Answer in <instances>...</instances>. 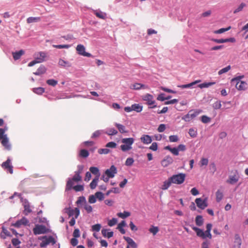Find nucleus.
<instances>
[{
	"label": "nucleus",
	"mask_w": 248,
	"mask_h": 248,
	"mask_svg": "<svg viewBox=\"0 0 248 248\" xmlns=\"http://www.w3.org/2000/svg\"><path fill=\"white\" fill-rule=\"evenodd\" d=\"M119 193L120 192L119 189L117 187H113L111 189L107 191L106 193V196H108L110 193Z\"/></svg>",
	"instance_id": "3c124183"
},
{
	"label": "nucleus",
	"mask_w": 248,
	"mask_h": 248,
	"mask_svg": "<svg viewBox=\"0 0 248 248\" xmlns=\"http://www.w3.org/2000/svg\"><path fill=\"white\" fill-rule=\"evenodd\" d=\"M195 202L197 206L202 209H205L208 206L207 199L206 198L203 200L201 198H197L195 200Z\"/></svg>",
	"instance_id": "ddd939ff"
},
{
	"label": "nucleus",
	"mask_w": 248,
	"mask_h": 248,
	"mask_svg": "<svg viewBox=\"0 0 248 248\" xmlns=\"http://www.w3.org/2000/svg\"><path fill=\"white\" fill-rule=\"evenodd\" d=\"M172 183L170 180V178H169L167 180L165 181L163 183V185L162 186L161 188L163 190L167 189L171 185Z\"/></svg>",
	"instance_id": "c85d7f7f"
},
{
	"label": "nucleus",
	"mask_w": 248,
	"mask_h": 248,
	"mask_svg": "<svg viewBox=\"0 0 248 248\" xmlns=\"http://www.w3.org/2000/svg\"><path fill=\"white\" fill-rule=\"evenodd\" d=\"M188 134L190 137L192 138H195L197 136V130L194 129V128H190L189 129Z\"/></svg>",
	"instance_id": "de8ad7c7"
},
{
	"label": "nucleus",
	"mask_w": 248,
	"mask_h": 248,
	"mask_svg": "<svg viewBox=\"0 0 248 248\" xmlns=\"http://www.w3.org/2000/svg\"><path fill=\"white\" fill-rule=\"evenodd\" d=\"M94 13L96 16L101 19H105L106 17V13H103L100 11H95Z\"/></svg>",
	"instance_id": "f704fd0d"
},
{
	"label": "nucleus",
	"mask_w": 248,
	"mask_h": 248,
	"mask_svg": "<svg viewBox=\"0 0 248 248\" xmlns=\"http://www.w3.org/2000/svg\"><path fill=\"white\" fill-rule=\"evenodd\" d=\"M1 166L5 170H7L9 171L11 174L13 173V167L11 165V160L9 158H8L5 162H3Z\"/></svg>",
	"instance_id": "dca6fc26"
},
{
	"label": "nucleus",
	"mask_w": 248,
	"mask_h": 248,
	"mask_svg": "<svg viewBox=\"0 0 248 248\" xmlns=\"http://www.w3.org/2000/svg\"><path fill=\"white\" fill-rule=\"evenodd\" d=\"M58 63L60 65L62 66L70 67L71 66V65L69 64V63L68 62L65 61L64 60H62V59H60Z\"/></svg>",
	"instance_id": "09e8293b"
},
{
	"label": "nucleus",
	"mask_w": 248,
	"mask_h": 248,
	"mask_svg": "<svg viewBox=\"0 0 248 248\" xmlns=\"http://www.w3.org/2000/svg\"><path fill=\"white\" fill-rule=\"evenodd\" d=\"M33 57L39 63H41L45 61V58L46 57V53L45 52L42 51L36 52L34 53Z\"/></svg>",
	"instance_id": "4468645a"
},
{
	"label": "nucleus",
	"mask_w": 248,
	"mask_h": 248,
	"mask_svg": "<svg viewBox=\"0 0 248 248\" xmlns=\"http://www.w3.org/2000/svg\"><path fill=\"white\" fill-rule=\"evenodd\" d=\"M142 98L144 101H146L147 105L149 106L153 105V106L150 107V108H155L156 107V105L155 104V101L154 100V97L152 95L147 93L144 95H143Z\"/></svg>",
	"instance_id": "6e6552de"
},
{
	"label": "nucleus",
	"mask_w": 248,
	"mask_h": 248,
	"mask_svg": "<svg viewBox=\"0 0 248 248\" xmlns=\"http://www.w3.org/2000/svg\"><path fill=\"white\" fill-rule=\"evenodd\" d=\"M41 18L40 17H29L27 19V22L28 23H31L39 22Z\"/></svg>",
	"instance_id": "473e14b6"
},
{
	"label": "nucleus",
	"mask_w": 248,
	"mask_h": 248,
	"mask_svg": "<svg viewBox=\"0 0 248 248\" xmlns=\"http://www.w3.org/2000/svg\"><path fill=\"white\" fill-rule=\"evenodd\" d=\"M200 82V80H197L189 84L178 85V87L182 89L190 88H192L194 85Z\"/></svg>",
	"instance_id": "4be33fe9"
},
{
	"label": "nucleus",
	"mask_w": 248,
	"mask_h": 248,
	"mask_svg": "<svg viewBox=\"0 0 248 248\" xmlns=\"http://www.w3.org/2000/svg\"><path fill=\"white\" fill-rule=\"evenodd\" d=\"M46 68L44 65H41L37 70V71L33 73L35 75H41L44 74L46 72Z\"/></svg>",
	"instance_id": "b1692460"
},
{
	"label": "nucleus",
	"mask_w": 248,
	"mask_h": 248,
	"mask_svg": "<svg viewBox=\"0 0 248 248\" xmlns=\"http://www.w3.org/2000/svg\"><path fill=\"white\" fill-rule=\"evenodd\" d=\"M76 50L78 52V54L80 55L87 57H92V55L88 52H86L85 51V46L81 44L78 45L76 47Z\"/></svg>",
	"instance_id": "9b49d317"
},
{
	"label": "nucleus",
	"mask_w": 248,
	"mask_h": 248,
	"mask_svg": "<svg viewBox=\"0 0 248 248\" xmlns=\"http://www.w3.org/2000/svg\"><path fill=\"white\" fill-rule=\"evenodd\" d=\"M117 219L116 218H113L112 219L109 220L108 222V225L109 226H113L115 225L117 223Z\"/></svg>",
	"instance_id": "69168bd1"
},
{
	"label": "nucleus",
	"mask_w": 248,
	"mask_h": 248,
	"mask_svg": "<svg viewBox=\"0 0 248 248\" xmlns=\"http://www.w3.org/2000/svg\"><path fill=\"white\" fill-rule=\"evenodd\" d=\"M104 133L109 136H113L117 134L118 131L114 128H110L108 129L106 132H104Z\"/></svg>",
	"instance_id": "c756f323"
},
{
	"label": "nucleus",
	"mask_w": 248,
	"mask_h": 248,
	"mask_svg": "<svg viewBox=\"0 0 248 248\" xmlns=\"http://www.w3.org/2000/svg\"><path fill=\"white\" fill-rule=\"evenodd\" d=\"M39 239L41 240L40 244V246L41 248L46 247L49 244L54 245L56 243L55 239L52 236H41L39 238Z\"/></svg>",
	"instance_id": "20e7f679"
},
{
	"label": "nucleus",
	"mask_w": 248,
	"mask_h": 248,
	"mask_svg": "<svg viewBox=\"0 0 248 248\" xmlns=\"http://www.w3.org/2000/svg\"><path fill=\"white\" fill-rule=\"evenodd\" d=\"M134 162V159L132 157H128L126 159L125 165L127 166H131L133 165Z\"/></svg>",
	"instance_id": "603ef678"
},
{
	"label": "nucleus",
	"mask_w": 248,
	"mask_h": 248,
	"mask_svg": "<svg viewBox=\"0 0 248 248\" xmlns=\"http://www.w3.org/2000/svg\"><path fill=\"white\" fill-rule=\"evenodd\" d=\"M201 121L204 124H207L211 121V119L206 115H203L201 117Z\"/></svg>",
	"instance_id": "6e6d98bb"
},
{
	"label": "nucleus",
	"mask_w": 248,
	"mask_h": 248,
	"mask_svg": "<svg viewBox=\"0 0 248 248\" xmlns=\"http://www.w3.org/2000/svg\"><path fill=\"white\" fill-rule=\"evenodd\" d=\"M132 108L133 110L140 112L142 110L143 107L139 104H134L132 105Z\"/></svg>",
	"instance_id": "cd10ccee"
},
{
	"label": "nucleus",
	"mask_w": 248,
	"mask_h": 248,
	"mask_svg": "<svg viewBox=\"0 0 248 248\" xmlns=\"http://www.w3.org/2000/svg\"><path fill=\"white\" fill-rule=\"evenodd\" d=\"M212 225L211 223H208L206 225V230L205 232L199 228L195 226L192 227V229L196 232L197 235L203 239H205L206 238L209 239L212 238V234L211 233V230L212 229Z\"/></svg>",
	"instance_id": "f257e3e1"
},
{
	"label": "nucleus",
	"mask_w": 248,
	"mask_h": 248,
	"mask_svg": "<svg viewBox=\"0 0 248 248\" xmlns=\"http://www.w3.org/2000/svg\"><path fill=\"white\" fill-rule=\"evenodd\" d=\"M99 181V178L97 177H95L90 183V186L91 189H94L97 186L98 182Z\"/></svg>",
	"instance_id": "e433bc0d"
},
{
	"label": "nucleus",
	"mask_w": 248,
	"mask_h": 248,
	"mask_svg": "<svg viewBox=\"0 0 248 248\" xmlns=\"http://www.w3.org/2000/svg\"><path fill=\"white\" fill-rule=\"evenodd\" d=\"M33 92L37 94H42L45 92V89L42 87L35 88L33 89Z\"/></svg>",
	"instance_id": "58836bf2"
},
{
	"label": "nucleus",
	"mask_w": 248,
	"mask_h": 248,
	"mask_svg": "<svg viewBox=\"0 0 248 248\" xmlns=\"http://www.w3.org/2000/svg\"><path fill=\"white\" fill-rule=\"evenodd\" d=\"M52 46L54 48L62 49V48H68L70 47L69 45H52Z\"/></svg>",
	"instance_id": "49530a36"
},
{
	"label": "nucleus",
	"mask_w": 248,
	"mask_h": 248,
	"mask_svg": "<svg viewBox=\"0 0 248 248\" xmlns=\"http://www.w3.org/2000/svg\"><path fill=\"white\" fill-rule=\"evenodd\" d=\"M65 212L68 215L69 217L75 216L76 218H77L78 217L80 212L78 208H75L72 209L71 208H65Z\"/></svg>",
	"instance_id": "f8f14e48"
},
{
	"label": "nucleus",
	"mask_w": 248,
	"mask_h": 248,
	"mask_svg": "<svg viewBox=\"0 0 248 248\" xmlns=\"http://www.w3.org/2000/svg\"><path fill=\"white\" fill-rule=\"evenodd\" d=\"M140 141L145 144H149L152 142V137L148 135H143L140 138Z\"/></svg>",
	"instance_id": "412c9836"
},
{
	"label": "nucleus",
	"mask_w": 248,
	"mask_h": 248,
	"mask_svg": "<svg viewBox=\"0 0 248 248\" xmlns=\"http://www.w3.org/2000/svg\"><path fill=\"white\" fill-rule=\"evenodd\" d=\"M235 83L236 88L239 91H245L247 89V83L245 81H237Z\"/></svg>",
	"instance_id": "aec40b11"
},
{
	"label": "nucleus",
	"mask_w": 248,
	"mask_h": 248,
	"mask_svg": "<svg viewBox=\"0 0 248 248\" xmlns=\"http://www.w3.org/2000/svg\"><path fill=\"white\" fill-rule=\"evenodd\" d=\"M170 178L172 183L180 185L184 182L186 178V174L180 173L178 174L173 175Z\"/></svg>",
	"instance_id": "0eeeda50"
},
{
	"label": "nucleus",
	"mask_w": 248,
	"mask_h": 248,
	"mask_svg": "<svg viewBox=\"0 0 248 248\" xmlns=\"http://www.w3.org/2000/svg\"><path fill=\"white\" fill-rule=\"evenodd\" d=\"M213 107L214 109H217L221 107V102L219 101H216L213 104Z\"/></svg>",
	"instance_id": "052dcab7"
},
{
	"label": "nucleus",
	"mask_w": 248,
	"mask_h": 248,
	"mask_svg": "<svg viewBox=\"0 0 248 248\" xmlns=\"http://www.w3.org/2000/svg\"><path fill=\"white\" fill-rule=\"evenodd\" d=\"M7 130V128H0V140H1V143L6 149H10V145L9 144L8 139L6 135H4L5 131Z\"/></svg>",
	"instance_id": "423d86ee"
},
{
	"label": "nucleus",
	"mask_w": 248,
	"mask_h": 248,
	"mask_svg": "<svg viewBox=\"0 0 248 248\" xmlns=\"http://www.w3.org/2000/svg\"><path fill=\"white\" fill-rule=\"evenodd\" d=\"M76 191H82L84 190V187L82 185H77L72 187Z\"/></svg>",
	"instance_id": "680f3d73"
},
{
	"label": "nucleus",
	"mask_w": 248,
	"mask_h": 248,
	"mask_svg": "<svg viewBox=\"0 0 248 248\" xmlns=\"http://www.w3.org/2000/svg\"><path fill=\"white\" fill-rule=\"evenodd\" d=\"M123 144L120 148L123 152H127L132 149V145L134 142V139L132 138H123L122 139Z\"/></svg>",
	"instance_id": "7ed1b4c3"
},
{
	"label": "nucleus",
	"mask_w": 248,
	"mask_h": 248,
	"mask_svg": "<svg viewBox=\"0 0 248 248\" xmlns=\"http://www.w3.org/2000/svg\"><path fill=\"white\" fill-rule=\"evenodd\" d=\"M124 239L131 247L133 248H137V245L132 238L129 237L124 236Z\"/></svg>",
	"instance_id": "5701e85b"
},
{
	"label": "nucleus",
	"mask_w": 248,
	"mask_h": 248,
	"mask_svg": "<svg viewBox=\"0 0 248 248\" xmlns=\"http://www.w3.org/2000/svg\"><path fill=\"white\" fill-rule=\"evenodd\" d=\"M196 224L198 226H201L203 223V219L201 216H197L195 219Z\"/></svg>",
	"instance_id": "72a5a7b5"
},
{
	"label": "nucleus",
	"mask_w": 248,
	"mask_h": 248,
	"mask_svg": "<svg viewBox=\"0 0 248 248\" xmlns=\"http://www.w3.org/2000/svg\"><path fill=\"white\" fill-rule=\"evenodd\" d=\"M10 236V232L4 227H2V232L0 233V237L3 239H5L6 236Z\"/></svg>",
	"instance_id": "c9c22d12"
},
{
	"label": "nucleus",
	"mask_w": 248,
	"mask_h": 248,
	"mask_svg": "<svg viewBox=\"0 0 248 248\" xmlns=\"http://www.w3.org/2000/svg\"><path fill=\"white\" fill-rule=\"evenodd\" d=\"M216 200L217 202H219L223 198V193L220 190H218L216 193Z\"/></svg>",
	"instance_id": "79ce46f5"
},
{
	"label": "nucleus",
	"mask_w": 248,
	"mask_h": 248,
	"mask_svg": "<svg viewBox=\"0 0 248 248\" xmlns=\"http://www.w3.org/2000/svg\"><path fill=\"white\" fill-rule=\"evenodd\" d=\"M84 208L88 213H90L93 211V208L92 206L88 204L87 202L84 204Z\"/></svg>",
	"instance_id": "5fc2aeb1"
},
{
	"label": "nucleus",
	"mask_w": 248,
	"mask_h": 248,
	"mask_svg": "<svg viewBox=\"0 0 248 248\" xmlns=\"http://www.w3.org/2000/svg\"><path fill=\"white\" fill-rule=\"evenodd\" d=\"M101 228L100 224H97L92 226V229L93 231L99 232Z\"/></svg>",
	"instance_id": "e2e57ef3"
},
{
	"label": "nucleus",
	"mask_w": 248,
	"mask_h": 248,
	"mask_svg": "<svg viewBox=\"0 0 248 248\" xmlns=\"http://www.w3.org/2000/svg\"><path fill=\"white\" fill-rule=\"evenodd\" d=\"M201 112L202 110L199 109L191 110L189 111L187 114L184 116L182 119L186 122H189L195 118Z\"/></svg>",
	"instance_id": "39448f33"
},
{
	"label": "nucleus",
	"mask_w": 248,
	"mask_h": 248,
	"mask_svg": "<svg viewBox=\"0 0 248 248\" xmlns=\"http://www.w3.org/2000/svg\"><path fill=\"white\" fill-rule=\"evenodd\" d=\"M117 172V170L116 167L114 165H112L109 169L105 170V174L110 177V178H112L115 176V175Z\"/></svg>",
	"instance_id": "2eb2a0df"
},
{
	"label": "nucleus",
	"mask_w": 248,
	"mask_h": 248,
	"mask_svg": "<svg viewBox=\"0 0 248 248\" xmlns=\"http://www.w3.org/2000/svg\"><path fill=\"white\" fill-rule=\"evenodd\" d=\"M114 125L117 127L121 133H124L126 132L125 127L124 125L118 123H115Z\"/></svg>",
	"instance_id": "2f4dec72"
},
{
	"label": "nucleus",
	"mask_w": 248,
	"mask_h": 248,
	"mask_svg": "<svg viewBox=\"0 0 248 248\" xmlns=\"http://www.w3.org/2000/svg\"><path fill=\"white\" fill-rule=\"evenodd\" d=\"M173 161V158L171 156L167 155L161 161V164L163 167H166L172 164Z\"/></svg>",
	"instance_id": "a211bd4d"
},
{
	"label": "nucleus",
	"mask_w": 248,
	"mask_h": 248,
	"mask_svg": "<svg viewBox=\"0 0 248 248\" xmlns=\"http://www.w3.org/2000/svg\"><path fill=\"white\" fill-rule=\"evenodd\" d=\"M130 213L127 211H124L123 213H118L117 216L122 218H125L130 216Z\"/></svg>",
	"instance_id": "ea45409f"
},
{
	"label": "nucleus",
	"mask_w": 248,
	"mask_h": 248,
	"mask_svg": "<svg viewBox=\"0 0 248 248\" xmlns=\"http://www.w3.org/2000/svg\"><path fill=\"white\" fill-rule=\"evenodd\" d=\"M231 66L228 65V66H226V67L221 69V70H220L218 71V75H220L222 74L227 73L231 69Z\"/></svg>",
	"instance_id": "a18cd8bd"
},
{
	"label": "nucleus",
	"mask_w": 248,
	"mask_h": 248,
	"mask_svg": "<svg viewBox=\"0 0 248 248\" xmlns=\"http://www.w3.org/2000/svg\"><path fill=\"white\" fill-rule=\"evenodd\" d=\"M208 164V159L206 158H202L200 162V165L201 167L203 166H207Z\"/></svg>",
	"instance_id": "864d4df0"
},
{
	"label": "nucleus",
	"mask_w": 248,
	"mask_h": 248,
	"mask_svg": "<svg viewBox=\"0 0 248 248\" xmlns=\"http://www.w3.org/2000/svg\"><path fill=\"white\" fill-rule=\"evenodd\" d=\"M29 221L26 217H22L20 220L17 221L15 223L13 224L12 226L16 228H20L21 225H26L28 224Z\"/></svg>",
	"instance_id": "6ab92c4d"
},
{
	"label": "nucleus",
	"mask_w": 248,
	"mask_h": 248,
	"mask_svg": "<svg viewBox=\"0 0 248 248\" xmlns=\"http://www.w3.org/2000/svg\"><path fill=\"white\" fill-rule=\"evenodd\" d=\"M46 83L49 85H51L52 86H55L57 84L58 81L56 80H54L53 79H48L46 81Z\"/></svg>",
	"instance_id": "bf43d9fd"
},
{
	"label": "nucleus",
	"mask_w": 248,
	"mask_h": 248,
	"mask_svg": "<svg viewBox=\"0 0 248 248\" xmlns=\"http://www.w3.org/2000/svg\"><path fill=\"white\" fill-rule=\"evenodd\" d=\"M24 53V50H19V51H17V52H13L12 54H13V58H14V60H17L19 59H20L21 56L22 55H23Z\"/></svg>",
	"instance_id": "a878e982"
},
{
	"label": "nucleus",
	"mask_w": 248,
	"mask_h": 248,
	"mask_svg": "<svg viewBox=\"0 0 248 248\" xmlns=\"http://www.w3.org/2000/svg\"><path fill=\"white\" fill-rule=\"evenodd\" d=\"M89 154L87 150L82 149L80 152V155L83 157H87L88 156Z\"/></svg>",
	"instance_id": "13d9d810"
},
{
	"label": "nucleus",
	"mask_w": 248,
	"mask_h": 248,
	"mask_svg": "<svg viewBox=\"0 0 248 248\" xmlns=\"http://www.w3.org/2000/svg\"><path fill=\"white\" fill-rule=\"evenodd\" d=\"M239 179V174L237 171L235 170L232 175H231L229 176V178L227 180L226 182L231 185H234L238 181Z\"/></svg>",
	"instance_id": "1a4fd4ad"
},
{
	"label": "nucleus",
	"mask_w": 248,
	"mask_h": 248,
	"mask_svg": "<svg viewBox=\"0 0 248 248\" xmlns=\"http://www.w3.org/2000/svg\"><path fill=\"white\" fill-rule=\"evenodd\" d=\"M80 170L75 171V174L72 178H68L65 190H69L71 189L74 185V182H78L81 180V176L80 174Z\"/></svg>",
	"instance_id": "f03ea898"
},
{
	"label": "nucleus",
	"mask_w": 248,
	"mask_h": 248,
	"mask_svg": "<svg viewBox=\"0 0 248 248\" xmlns=\"http://www.w3.org/2000/svg\"><path fill=\"white\" fill-rule=\"evenodd\" d=\"M149 149L154 151H156L158 149V145L156 142H153L150 146Z\"/></svg>",
	"instance_id": "774afa93"
},
{
	"label": "nucleus",
	"mask_w": 248,
	"mask_h": 248,
	"mask_svg": "<svg viewBox=\"0 0 248 248\" xmlns=\"http://www.w3.org/2000/svg\"><path fill=\"white\" fill-rule=\"evenodd\" d=\"M104 131L102 130H99L95 131L92 135V138H96L101 135L102 133H104Z\"/></svg>",
	"instance_id": "37998d69"
},
{
	"label": "nucleus",
	"mask_w": 248,
	"mask_h": 248,
	"mask_svg": "<svg viewBox=\"0 0 248 248\" xmlns=\"http://www.w3.org/2000/svg\"><path fill=\"white\" fill-rule=\"evenodd\" d=\"M86 202V199L83 196L79 197L76 202L77 204H80L81 203H84V204H85Z\"/></svg>",
	"instance_id": "8fccbe9b"
},
{
	"label": "nucleus",
	"mask_w": 248,
	"mask_h": 248,
	"mask_svg": "<svg viewBox=\"0 0 248 248\" xmlns=\"http://www.w3.org/2000/svg\"><path fill=\"white\" fill-rule=\"evenodd\" d=\"M96 199L99 201H102L104 199V194L101 192H97L95 193Z\"/></svg>",
	"instance_id": "c03bdc74"
},
{
	"label": "nucleus",
	"mask_w": 248,
	"mask_h": 248,
	"mask_svg": "<svg viewBox=\"0 0 248 248\" xmlns=\"http://www.w3.org/2000/svg\"><path fill=\"white\" fill-rule=\"evenodd\" d=\"M231 28V26H229L226 28H221L219 30L216 31H215V33H217V34H220V33L224 32L225 31H229Z\"/></svg>",
	"instance_id": "4d7b16f0"
},
{
	"label": "nucleus",
	"mask_w": 248,
	"mask_h": 248,
	"mask_svg": "<svg viewBox=\"0 0 248 248\" xmlns=\"http://www.w3.org/2000/svg\"><path fill=\"white\" fill-rule=\"evenodd\" d=\"M101 232L103 236L105 237H108V238L112 237L113 235V232H108V230L107 229H102Z\"/></svg>",
	"instance_id": "bb28decb"
},
{
	"label": "nucleus",
	"mask_w": 248,
	"mask_h": 248,
	"mask_svg": "<svg viewBox=\"0 0 248 248\" xmlns=\"http://www.w3.org/2000/svg\"><path fill=\"white\" fill-rule=\"evenodd\" d=\"M90 171H91V173L96 175L95 177L99 178L100 172L98 168L95 167H91L90 168Z\"/></svg>",
	"instance_id": "393cba45"
},
{
	"label": "nucleus",
	"mask_w": 248,
	"mask_h": 248,
	"mask_svg": "<svg viewBox=\"0 0 248 248\" xmlns=\"http://www.w3.org/2000/svg\"><path fill=\"white\" fill-rule=\"evenodd\" d=\"M215 84V82H204L203 83L199 84L198 86L202 89L204 88H208L209 87Z\"/></svg>",
	"instance_id": "7c9ffc66"
},
{
	"label": "nucleus",
	"mask_w": 248,
	"mask_h": 248,
	"mask_svg": "<svg viewBox=\"0 0 248 248\" xmlns=\"http://www.w3.org/2000/svg\"><path fill=\"white\" fill-rule=\"evenodd\" d=\"M149 231L154 235H155L159 231L158 227L152 226L149 230Z\"/></svg>",
	"instance_id": "a19ab883"
},
{
	"label": "nucleus",
	"mask_w": 248,
	"mask_h": 248,
	"mask_svg": "<svg viewBox=\"0 0 248 248\" xmlns=\"http://www.w3.org/2000/svg\"><path fill=\"white\" fill-rule=\"evenodd\" d=\"M47 232L46 228L42 225H36L33 229V232L34 234H44Z\"/></svg>",
	"instance_id": "9d476101"
},
{
	"label": "nucleus",
	"mask_w": 248,
	"mask_h": 248,
	"mask_svg": "<svg viewBox=\"0 0 248 248\" xmlns=\"http://www.w3.org/2000/svg\"><path fill=\"white\" fill-rule=\"evenodd\" d=\"M179 140L177 135H171L169 137V140L170 142H177Z\"/></svg>",
	"instance_id": "0e129e2a"
},
{
	"label": "nucleus",
	"mask_w": 248,
	"mask_h": 248,
	"mask_svg": "<svg viewBox=\"0 0 248 248\" xmlns=\"http://www.w3.org/2000/svg\"><path fill=\"white\" fill-rule=\"evenodd\" d=\"M23 205L24 208L23 213L25 215H28L29 213L31 212L32 210L31 208L30 205L28 201L25 199L22 201Z\"/></svg>",
	"instance_id": "f3484780"
},
{
	"label": "nucleus",
	"mask_w": 248,
	"mask_h": 248,
	"mask_svg": "<svg viewBox=\"0 0 248 248\" xmlns=\"http://www.w3.org/2000/svg\"><path fill=\"white\" fill-rule=\"evenodd\" d=\"M246 6V4L242 2L237 8H236L233 11L234 14H236L241 11L243 9V8Z\"/></svg>",
	"instance_id": "4c0bfd02"
},
{
	"label": "nucleus",
	"mask_w": 248,
	"mask_h": 248,
	"mask_svg": "<svg viewBox=\"0 0 248 248\" xmlns=\"http://www.w3.org/2000/svg\"><path fill=\"white\" fill-rule=\"evenodd\" d=\"M211 243L209 240H205L203 241L202 244V248H209V246H210Z\"/></svg>",
	"instance_id": "338daca9"
}]
</instances>
